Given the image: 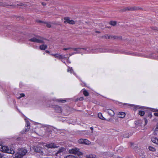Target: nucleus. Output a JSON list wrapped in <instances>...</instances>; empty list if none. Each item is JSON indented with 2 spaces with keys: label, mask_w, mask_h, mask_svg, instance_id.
<instances>
[{
  "label": "nucleus",
  "mask_w": 158,
  "mask_h": 158,
  "mask_svg": "<svg viewBox=\"0 0 158 158\" xmlns=\"http://www.w3.org/2000/svg\"><path fill=\"white\" fill-rule=\"evenodd\" d=\"M116 22L115 21H111L110 22V24L113 26H114L116 25Z\"/></svg>",
  "instance_id": "nucleus-31"
},
{
  "label": "nucleus",
  "mask_w": 158,
  "mask_h": 158,
  "mask_svg": "<svg viewBox=\"0 0 158 158\" xmlns=\"http://www.w3.org/2000/svg\"><path fill=\"white\" fill-rule=\"evenodd\" d=\"M150 110L153 112H158V110H156L155 109H150ZM154 115L156 116H158V113H155L154 114Z\"/></svg>",
  "instance_id": "nucleus-22"
},
{
  "label": "nucleus",
  "mask_w": 158,
  "mask_h": 158,
  "mask_svg": "<svg viewBox=\"0 0 158 158\" xmlns=\"http://www.w3.org/2000/svg\"><path fill=\"white\" fill-rule=\"evenodd\" d=\"M84 139H80L78 140V142L80 143H84Z\"/></svg>",
  "instance_id": "nucleus-34"
},
{
  "label": "nucleus",
  "mask_w": 158,
  "mask_h": 158,
  "mask_svg": "<svg viewBox=\"0 0 158 158\" xmlns=\"http://www.w3.org/2000/svg\"><path fill=\"white\" fill-rule=\"evenodd\" d=\"M74 51H76V52H73L71 54H69V55L70 56H71L72 55L77 53H81L82 52L80 51V50H81V49L79 48H73L72 49Z\"/></svg>",
  "instance_id": "nucleus-12"
},
{
  "label": "nucleus",
  "mask_w": 158,
  "mask_h": 158,
  "mask_svg": "<svg viewBox=\"0 0 158 158\" xmlns=\"http://www.w3.org/2000/svg\"><path fill=\"white\" fill-rule=\"evenodd\" d=\"M54 101H56L58 102H61L62 103L65 102H66V100L65 99H57L53 100Z\"/></svg>",
  "instance_id": "nucleus-21"
},
{
  "label": "nucleus",
  "mask_w": 158,
  "mask_h": 158,
  "mask_svg": "<svg viewBox=\"0 0 158 158\" xmlns=\"http://www.w3.org/2000/svg\"><path fill=\"white\" fill-rule=\"evenodd\" d=\"M25 121L26 122V128L25 127V131H24V130H23V131H21V133L22 134L24 133L25 132H27V131H28L30 129V123L29 122L27 121L26 119H25Z\"/></svg>",
  "instance_id": "nucleus-11"
},
{
  "label": "nucleus",
  "mask_w": 158,
  "mask_h": 158,
  "mask_svg": "<svg viewBox=\"0 0 158 158\" xmlns=\"http://www.w3.org/2000/svg\"><path fill=\"white\" fill-rule=\"evenodd\" d=\"M56 54H51V55L52 56L55 57L56 56Z\"/></svg>",
  "instance_id": "nucleus-44"
},
{
  "label": "nucleus",
  "mask_w": 158,
  "mask_h": 158,
  "mask_svg": "<svg viewBox=\"0 0 158 158\" xmlns=\"http://www.w3.org/2000/svg\"><path fill=\"white\" fill-rule=\"evenodd\" d=\"M123 137H126V136H125L124 135H123Z\"/></svg>",
  "instance_id": "nucleus-51"
},
{
  "label": "nucleus",
  "mask_w": 158,
  "mask_h": 158,
  "mask_svg": "<svg viewBox=\"0 0 158 158\" xmlns=\"http://www.w3.org/2000/svg\"><path fill=\"white\" fill-rule=\"evenodd\" d=\"M90 129L92 131H93V128L92 127H91L90 128Z\"/></svg>",
  "instance_id": "nucleus-48"
},
{
  "label": "nucleus",
  "mask_w": 158,
  "mask_h": 158,
  "mask_svg": "<svg viewBox=\"0 0 158 158\" xmlns=\"http://www.w3.org/2000/svg\"><path fill=\"white\" fill-rule=\"evenodd\" d=\"M29 41L40 43H45L46 40L39 36H36L29 40Z\"/></svg>",
  "instance_id": "nucleus-3"
},
{
  "label": "nucleus",
  "mask_w": 158,
  "mask_h": 158,
  "mask_svg": "<svg viewBox=\"0 0 158 158\" xmlns=\"http://www.w3.org/2000/svg\"><path fill=\"white\" fill-rule=\"evenodd\" d=\"M152 116V114L151 113H149L148 115V117H149L150 118H151Z\"/></svg>",
  "instance_id": "nucleus-43"
},
{
  "label": "nucleus",
  "mask_w": 158,
  "mask_h": 158,
  "mask_svg": "<svg viewBox=\"0 0 158 158\" xmlns=\"http://www.w3.org/2000/svg\"><path fill=\"white\" fill-rule=\"evenodd\" d=\"M67 157H69V158H73L74 157L72 155H70L68 156H66V158H67Z\"/></svg>",
  "instance_id": "nucleus-40"
},
{
  "label": "nucleus",
  "mask_w": 158,
  "mask_h": 158,
  "mask_svg": "<svg viewBox=\"0 0 158 158\" xmlns=\"http://www.w3.org/2000/svg\"><path fill=\"white\" fill-rule=\"evenodd\" d=\"M139 114L141 116H143L144 114L145 113L144 111L140 110L139 111Z\"/></svg>",
  "instance_id": "nucleus-33"
},
{
  "label": "nucleus",
  "mask_w": 158,
  "mask_h": 158,
  "mask_svg": "<svg viewBox=\"0 0 158 158\" xmlns=\"http://www.w3.org/2000/svg\"><path fill=\"white\" fill-rule=\"evenodd\" d=\"M65 150V149L64 148L61 147L59 149L57 152L55 153L54 154H53L57 156H60V155L63 154Z\"/></svg>",
  "instance_id": "nucleus-7"
},
{
  "label": "nucleus",
  "mask_w": 158,
  "mask_h": 158,
  "mask_svg": "<svg viewBox=\"0 0 158 158\" xmlns=\"http://www.w3.org/2000/svg\"><path fill=\"white\" fill-rule=\"evenodd\" d=\"M98 117L101 119L102 120H105L106 119L102 116V113H99L98 114Z\"/></svg>",
  "instance_id": "nucleus-25"
},
{
  "label": "nucleus",
  "mask_w": 158,
  "mask_h": 158,
  "mask_svg": "<svg viewBox=\"0 0 158 158\" xmlns=\"http://www.w3.org/2000/svg\"><path fill=\"white\" fill-rule=\"evenodd\" d=\"M3 156V154L2 153H0V158H2Z\"/></svg>",
  "instance_id": "nucleus-42"
},
{
  "label": "nucleus",
  "mask_w": 158,
  "mask_h": 158,
  "mask_svg": "<svg viewBox=\"0 0 158 158\" xmlns=\"http://www.w3.org/2000/svg\"><path fill=\"white\" fill-rule=\"evenodd\" d=\"M148 149L150 151L152 152H155L156 150V149L154 148H153L152 146H149L148 147Z\"/></svg>",
  "instance_id": "nucleus-27"
},
{
  "label": "nucleus",
  "mask_w": 158,
  "mask_h": 158,
  "mask_svg": "<svg viewBox=\"0 0 158 158\" xmlns=\"http://www.w3.org/2000/svg\"><path fill=\"white\" fill-rule=\"evenodd\" d=\"M73 48H72L69 47V48H64L63 49V50H67L72 49Z\"/></svg>",
  "instance_id": "nucleus-38"
},
{
  "label": "nucleus",
  "mask_w": 158,
  "mask_h": 158,
  "mask_svg": "<svg viewBox=\"0 0 158 158\" xmlns=\"http://www.w3.org/2000/svg\"><path fill=\"white\" fill-rule=\"evenodd\" d=\"M156 131H155V132H154V135H156V134H157V133H156Z\"/></svg>",
  "instance_id": "nucleus-47"
},
{
  "label": "nucleus",
  "mask_w": 158,
  "mask_h": 158,
  "mask_svg": "<svg viewBox=\"0 0 158 158\" xmlns=\"http://www.w3.org/2000/svg\"><path fill=\"white\" fill-rule=\"evenodd\" d=\"M155 131H158V123H157L156 126V127L155 129Z\"/></svg>",
  "instance_id": "nucleus-39"
},
{
  "label": "nucleus",
  "mask_w": 158,
  "mask_h": 158,
  "mask_svg": "<svg viewBox=\"0 0 158 158\" xmlns=\"http://www.w3.org/2000/svg\"><path fill=\"white\" fill-rule=\"evenodd\" d=\"M11 6V4L10 2H0V6Z\"/></svg>",
  "instance_id": "nucleus-14"
},
{
  "label": "nucleus",
  "mask_w": 158,
  "mask_h": 158,
  "mask_svg": "<svg viewBox=\"0 0 158 158\" xmlns=\"http://www.w3.org/2000/svg\"><path fill=\"white\" fill-rule=\"evenodd\" d=\"M103 155L107 157H113L114 154L111 152H106L103 153Z\"/></svg>",
  "instance_id": "nucleus-15"
},
{
  "label": "nucleus",
  "mask_w": 158,
  "mask_h": 158,
  "mask_svg": "<svg viewBox=\"0 0 158 158\" xmlns=\"http://www.w3.org/2000/svg\"><path fill=\"white\" fill-rule=\"evenodd\" d=\"M119 148H120V149H121L122 148V147H120Z\"/></svg>",
  "instance_id": "nucleus-50"
},
{
  "label": "nucleus",
  "mask_w": 158,
  "mask_h": 158,
  "mask_svg": "<svg viewBox=\"0 0 158 158\" xmlns=\"http://www.w3.org/2000/svg\"><path fill=\"white\" fill-rule=\"evenodd\" d=\"M45 52L46 53H50V52L48 50H46Z\"/></svg>",
  "instance_id": "nucleus-46"
},
{
  "label": "nucleus",
  "mask_w": 158,
  "mask_h": 158,
  "mask_svg": "<svg viewBox=\"0 0 158 158\" xmlns=\"http://www.w3.org/2000/svg\"><path fill=\"white\" fill-rule=\"evenodd\" d=\"M126 53L127 54H129V55H136V54H135V53H130V52H126Z\"/></svg>",
  "instance_id": "nucleus-37"
},
{
  "label": "nucleus",
  "mask_w": 158,
  "mask_h": 158,
  "mask_svg": "<svg viewBox=\"0 0 158 158\" xmlns=\"http://www.w3.org/2000/svg\"><path fill=\"white\" fill-rule=\"evenodd\" d=\"M52 127L50 126H48V127H47L46 130L47 131L50 132H51V130L52 129Z\"/></svg>",
  "instance_id": "nucleus-26"
},
{
  "label": "nucleus",
  "mask_w": 158,
  "mask_h": 158,
  "mask_svg": "<svg viewBox=\"0 0 158 158\" xmlns=\"http://www.w3.org/2000/svg\"><path fill=\"white\" fill-rule=\"evenodd\" d=\"M118 117L120 118H123L125 116V113L124 112H120L118 114Z\"/></svg>",
  "instance_id": "nucleus-19"
},
{
  "label": "nucleus",
  "mask_w": 158,
  "mask_h": 158,
  "mask_svg": "<svg viewBox=\"0 0 158 158\" xmlns=\"http://www.w3.org/2000/svg\"><path fill=\"white\" fill-rule=\"evenodd\" d=\"M135 10V8L133 7H127L126 8L125 10Z\"/></svg>",
  "instance_id": "nucleus-28"
},
{
  "label": "nucleus",
  "mask_w": 158,
  "mask_h": 158,
  "mask_svg": "<svg viewBox=\"0 0 158 158\" xmlns=\"http://www.w3.org/2000/svg\"><path fill=\"white\" fill-rule=\"evenodd\" d=\"M46 24V26L47 27L49 28L51 27V24L50 23H47Z\"/></svg>",
  "instance_id": "nucleus-35"
},
{
  "label": "nucleus",
  "mask_w": 158,
  "mask_h": 158,
  "mask_svg": "<svg viewBox=\"0 0 158 158\" xmlns=\"http://www.w3.org/2000/svg\"><path fill=\"white\" fill-rule=\"evenodd\" d=\"M80 50L82 52V55L83 53H96L100 52H105L108 51V50L105 48H98L95 49H91L90 48H80Z\"/></svg>",
  "instance_id": "nucleus-1"
},
{
  "label": "nucleus",
  "mask_w": 158,
  "mask_h": 158,
  "mask_svg": "<svg viewBox=\"0 0 158 158\" xmlns=\"http://www.w3.org/2000/svg\"><path fill=\"white\" fill-rule=\"evenodd\" d=\"M27 152V150L24 148L19 149L18 152L15 154V158H22Z\"/></svg>",
  "instance_id": "nucleus-2"
},
{
  "label": "nucleus",
  "mask_w": 158,
  "mask_h": 158,
  "mask_svg": "<svg viewBox=\"0 0 158 158\" xmlns=\"http://www.w3.org/2000/svg\"><path fill=\"white\" fill-rule=\"evenodd\" d=\"M144 121H145V125H146L148 123V120L146 119H145Z\"/></svg>",
  "instance_id": "nucleus-41"
},
{
  "label": "nucleus",
  "mask_w": 158,
  "mask_h": 158,
  "mask_svg": "<svg viewBox=\"0 0 158 158\" xmlns=\"http://www.w3.org/2000/svg\"><path fill=\"white\" fill-rule=\"evenodd\" d=\"M103 110L105 112L108 113L109 115L111 116H113L114 115V112L111 109L103 108Z\"/></svg>",
  "instance_id": "nucleus-8"
},
{
  "label": "nucleus",
  "mask_w": 158,
  "mask_h": 158,
  "mask_svg": "<svg viewBox=\"0 0 158 158\" xmlns=\"http://www.w3.org/2000/svg\"><path fill=\"white\" fill-rule=\"evenodd\" d=\"M64 23H69L71 24H73L75 23L74 21L73 20H70L68 17H65L64 18Z\"/></svg>",
  "instance_id": "nucleus-10"
},
{
  "label": "nucleus",
  "mask_w": 158,
  "mask_h": 158,
  "mask_svg": "<svg viewBox=\"0 0 158 158\" xmlns=\"http://www.w3.org/2000/svg\"><path fill=\"white\" fill-rule=\"evenodd\" d=\"M67 56V55H63L62 54H59L56 53L55 57L56 58L59 59H63L64 58H68V61L69 57L66 56Z\"/></svg>",
  "instance_id": "nucleus-9"
},
{
  "label": "nucleus",
  "mask_w": 158,
  "mask_h": 158,
  "mask_svg": "<svg viewBox=\"0 0 158 158\" xmlns=\"http://www.w3.org/2000/svg\"><path fill=\"white\" fill-rule=\"evenodd\" d=\"M42 4L43 5V6H45L46 5V3L44 2H42Z\"/></svg>",
  "instance_id": "nucleus-45"
},
{
  "label": "nucleus",
  "mask_w": 158,
  "mask_h": 158,
  "mask_svg": "<svg viewBox=\"0 0 158 158\" xmlns=\"http://www.w3.org/2000/svg\"><path fill=\"white\" fill-rule=\"evenodd\" d=\"M105 37L106 39H112L113 38H114V39H115L116 38L114 36L112 37V36L110 35H106L105 36Z\"/></svg>",
  "instance_id": "nucleus-29"
},
{
  "label": "nucleus",
  "mask_w": 158,
  "mask_h": 158,
  "mask_svg": "<svg viewBox=\"0 0 158 158\" xmlns=\"http://www.w3.org/2000/svg\"><path fill=\"white\" fill-rule=\"evenodd\" d=\"M79 149L77 148H74L70 149L69 151V152L70 154H77L79 157L83 155L82 152H80Z\"/></svg>",
  "instance_id": "nucleus-5"
},
{
  "label": "nucleus",
  "mask_w": 158,
  "mask_h": 158,
  "mask_svg": "<svg viewBox=\"0 0 158 158\" xmlns=\"http://www.w3.org/2000/svg\"><path fill=\"white\" fill-rule=\"evenodd\" d=\"M123 105L124 106H134V107L136 109H137V107H139L138 106H135L134 105H132L131 104H129L127 103H123Z\"/></svg>",
  "instance_id": "nucleus-23"
},
{
  "label": "nucleus",
  "mask_w": 158,
  "mask_h": 158,
  "mask_svg": "<svg viewBox=\"0 0 158 158\" xmlns=\"http://www.w3.org/2000/svg\"><path fill=\"white\" fill-rule=\"evenodd\" d=\"M34 149L35 152L39 153L41 155H43V149L42 148L40 147L39 146H36L34 147Z\"/></svg>",
  "instance_id": "nucleus-6"
},
{
  "label": "nucleus",
  "mask_w": 158,
  "mask_h": 158,
  "mask_svg": "<svg viewBox=\"0 0 158 158\" xmlns=\"http://www.w3.org/2000/svg\"><path fill=\"white\" fill-rule=\"evenodd\" d=\"M151 140L153 143L158 144V139L156 137H152L151 138Z\"/></svg>",
  "instance_id": "nucleus-17"
},
{
  "label": "nucleus",
  "mask_w": 158,
  "mask_h": 158,
  "mask_svg": "<svg viewBox=\"0 0 158 158\" xmlns=\"http://www.w3.org/2000/svg\"><path fill=\"white\" fill-rule=\"evenodd\" d=\"M120 149H118V152H120Z\"/></svg>",
  "instance_id": "nucleus-49"
},
{
  "label": "nucleus",
  "mask_w": 158,
  "mask_h": 158,
  "mask_svg": "<svg viewBox=\"0 0 158 158\" xmlns=\"http://www.w3.org/2000/svg\"><path fill=\"white\" fill-rule=\"evenodd\" d=\"M47 48V45L45 44L41 45L40 46V48L41 50H45Z\"/></svg>",
  "instance_id": "nucleus-18"
},
{
  "label": "nucleus",
  "mask_w": 158,
  "mask_h": 158,
  "mask_svg": "<svg viewBox=\"0 0 158 158\" xmlns=\"http://www.w3.org/2000/svg\"><path fill=\"white\" fill-rule=\"evenodd\" d=\"M67 71L68 72H70L71 74L73 73L75 75V73L74 72L73 70L72 67H69L67 69Z\"/></svg>",
  "instance_id": "nucleus-24"
},
{
  "label": "nucleus",
  "mask_w": 158,
  "mask_h": 158,
  "mask_svg": "<svg viewBox=\"0 0 158 158\" xmlns=\"http://www.w3.org/2000/svg\"><path fill=\"white\" fill-rule=\"evenodd\" d=\"M0 151L2 152H6L11 154H14L15 151L13 149L6 146L0 145Z\"/></svg>",
  "instance_id": "nucleus-4"
},
{
  "label": "nucleus",
  "mask_w": 158,
  "mask_h": 158,
  "mask_svg": "<svg viewBox=\"0 0 158 158\" xmlns=\"http://www.w3.org/2000/svg\"><path fill=\"white\" fill-rule=\"evenodd\" d=\"M62 61V62H63V63H65V62H64V61Z\"/></svg>",
  "instance_id": "nucleus-52"
},
{
  "label": "nucleus",
  "mask_w": 158,
  "mask_h": 158,
  "mask_svg": "<svg viewBox=\"0 0 158 158\" xmlns=\"http://www.w3.org/2000/svg\"><path fill=\"white\" fill-rule=\"evenodd\" d=\"M85 157H86L87 158H95L96 156L93 154H91L89 155H87L85 156H84Z\"/></svg>",
  "instance_id": "nucleus-20"
},
{
  "label": "nucleus",
  "mask_w": 158,
  "mask_h": 158,
  "mask_svg": "<svg viewBox=\"0 0 158 158\" xmlns=\"http://www.w3.org/2000/svg\"><path fill=\"white\" fill-rule=\"evenodd\" d=\"M55 110L56 112L58 113H61L62 111V109L61 107L58 106H56L54 107Z\"/></svg>",
  "instance_id": "nucleus-16"
},
{
  "label": "nucleus",
  "mask_w": 158,
  "mask_h": 158,
  "mask_svg": "<svg viewBox=\"0 0 158 158\" xmlns=\"http://www.w3.org/2000/svg\"><path fill=\"white\" fill-rule=\"evenodd\" d=\"M45 146L47 147V148H57L58 146L56 145V144L54 143H49L48 144H47Z\"/></svg>",
  "instance_id": "nucleus-13"
},
{
  "label": "nucleus",
  "mask_w": 158,
  "mask_h": 158,
  "mask_svg": "<svg viewBox=\"0 0 158 158\" xmlns=\"http://www.w3.org/2000/svg\"><path fill=\"white\" fill-rule=\"evenodd\" d=\"M25 96V94H20V96L18 97L19 98H20L23 97Z\"/></svg>",
  "instance_id": "nucleus-36"
},
{
  "label": "nucleus",
  "mask_w": 158,
  "mask_h": 158,
  "mask_svg": "<svg viewBox=\"0 0 158 158\" xmlns=\"http://www.w3.org/2000/svg\"><path fill=\"white\" fill-rule=\"evenodd\" d=\"M90 142L87 139H84V143L86 144H89Z\"/></svg>",
  "instance_id": "nucleus-30"
},
{
  "label": "nucleus",
  "mask_w": 158,
  "mask_h": 158,
  "mask_svg": "<svg viewBox=\"0 0 158 158\" xmlns=\"http://www.w3.org/2000/svg\"><path fill=\"white\" fill-rule=\"evenodd\" d=\"M83 94L85 96H87L89 95V93L86 90H84L83 91Z\"/></svg>",
  "instance_id": "nucleus-32"
}]
</instances>
